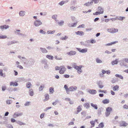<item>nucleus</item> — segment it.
I'll return each instance as SVG.
<instances>
[{"mask_svg": "<svg viewBox=\"0 0 128 128\" xmlns=\"http://www.w3.org/2000/svg\"><path fill=\"white\" fill-rule=\"evenodd\" d=\"M17 67L20 69H23V67L20 65H18Z\"/></svg>", "mask_w": 128, "mask_h": 128, "instance_id": "69168bd1", "label": "nucleus"}, {"mask_svg": "<svg viewBox=\"0 0 128 128\" xmlns=\"http://www.w3.org/2000/svg\"><path fill=\"white\" fill-rule=\"evenodd\" d=\"M112 108L110 107H107L106 109V112H105V114L106 117L108 116L110 114L112 110Z\"/></svg>", "mask_w": 128, "mask_h": 128, "instance_id": "20e7f679", "label": "nucleus"}, {"mask_svg": "<svg viewBox=\"0 0 128 128\" xmlns=\"http://www.w3.org/2000/svg\"><path fill=\"white\" fill-rule=\"evenodd\" d=\"M84 107L86 108L87 109L88 108L90 107V104L89 103H86L84 104Z\"/></svg>", "mask_w": 128, "mask_h": 128, "instance_id": "c85d7f7f", "label": "nucleus"}, {"mask_svg": "<svg viewBox=\"0 0 128 128\" xmlns=\"http://www.w3.org/2000/svg\"><path fill=\"white\" fill-rule=\"evenodd\" d=\"M45 99L44 100V102L48 100L49 99V95L48 94H45Z\"/></svg>", "mask_w": 128, "mask_h": 128, "instance_id": "72a5a7b5", "label": "nucleus"}, {"mask_svg": "<svg viewBox=\"0 0 128 128\" xmlns=\"http://www.w3.org/2000/svg\"><path fill=\"white\" fill-rule=\"evenodd\" d=\"M123 108L124 109H128V105L125 104L123 106Z\"/></svg>", "mask_w": 128, "mask_h": 128, "instance_id": "3c124183", "label": "nucleus"}, {"mask_svg": "<svg viewBox=\"0 0 128 128\" xmlns=\"http://www.w3.org/2000/svg\"><path fill=\"white\" fill-rule=\"evenodd\" d=\"M82 106H79L77 108V110L79 112H80L82 110L81 108Z\"/></svg>", "mask_w": 128, "mask_h": 128, "instance_id": "79ce46f5", "label": "nucleus"}, {"mask_svg": "<svg viewBox=\"0 0 128 128\" xmlns=\"http://www.w3.org/2000/svg\"><path fill=\"white\" fill-rule=\"evenodd\" d=\"M42 24V22L40 20H36L34 22V25L36 27L38 26L41 25Z\"/></svg>", "mask_w": 128, "mask_h": 128, "instance_id": "39448f33", "label": "nucleus"}, {"mask_svg": "<svg viewBox=\"0 0 128 128\" xmlns=\"http://www.w3.org/2000/svg\"><path fill=\"white\" fill-rule=\"evenodd\" d=\"M64 22L63 20H61L58 22V25L60 26H62L64 25Z\"/></svg>", "mask_w": 128, "mask_h": 128, "instance_id": "7c9ffc66", "label": "nucleus"}, {"mask_svg": "<svg viewBox=\"0 0 128 128\" xmlns=\"http://www.w3.org/2000/svg\"><path fill=\"white\" fill-rule=\"evenodd\" d=\"M40 33L44 34H46V32L42 30H40Z\"/></svg>", "mask_w": 128, "mask_h": 128, "instance_id": "8fccbe9b", "label": "nucleus"}, {"mask_svg": "<svg viewBox=\"0 0 128 128\" xmlns=\"http://www.w3.org/2000/svg\"><path fill=\"white\" fill-rule=\"evenodd\" d=\"M18 83L16 82H10V86H18Z\"/></svg>", "mask_w": 128, "mask_h": 128, "instance_id": "f3484780", "label": "nucleus"}, {"mask_svg": "<svg viewBox=\"0 0 128 128\" xmlns=\"http://www.w3.org/2000/svg\"><path fill=\"white\" fill-rule=\"evenodd\" d=\"M92 1L94 2L95 4H98L99 2V0H92Z\"/></svg>", "mask_w": 128, "mask_h": 128, "instance_id": "680f3d73", "label": "nucleus"}, {"mask_svg": "<svg viewBox=\"0 0 128 128\" xmlns=\"http://www.w3.org/2000/svg\"><path fill=\"white\" fill-rule=\"evenodd\" d=\"M30 103V102H27L24 104V106H29V105Z\"/></svg>", "mask_w": 128, "mask_h": 128, "instance_id": "338daca9", "label": "nucleus"}, {"mask_svg": "<svg viewBox=\"0 0 128 128\" xmlns=\"http://www.w3.org/2000/svg\"><path fill=\"white\" fill-rule=\"evenodd\" d=\"M6 127L8 128H13V126L10 124H7L6 125Z\"/></svg>", "mask_w": 128, "mask_h": 128, "instance_id": "ea45409f", "label": "nucleus"}, {"mask_svg": "<svg viewBox=\"0 0 128 128\" xmlns=\"http://www.w3.org/2000/svg\"><path fill=\"white\" fill-rule=\"evenodd\" d=\"M124 58L122 60H120L118 61V62L119 63L120 65L122 67L124 66L126 67V64L124 63Z\"/></svg>", "mask_w": 128, "mask_h": 128, "instance_id": "423d86ee", "label": "nucleus"}, {"mask_svg": "<svg viewBox=\"0 0 128 128\" xmlns=\"http://www.w3.org/2000/svg\"><path fill=\"white\" fill-rule=\"evenodd\" d=\"M125 17L124 16H116V20H119L122 21L124 19H125Z\"/></svg>", "mask_w": 128, "mask_h": 128, "instance_id": "6ab92c4d", "label": "nucleus"}, {"mask_svg": "<svg viewBox=\"0 0 128 128\" xmlns=\"http://www.w3.org/2000/svg\"><path fill=\"white\" fill-rule=\"evenodd\" d=\"M111 82L112 83L114 84L116 82V80L114 78H112Z\"/></svg>", "mask_w": 128, "mask_h": 128, "instance_id": "09e8293b", "label": "nucleus"}, {"mask_svg": "<svg viewBox=\"0 0 128 128\" xmlns=\"http://www.w3.org/2000/svg\"><path fill=\"white\" fill-rule=\"evenodd\" d=\"M76 34L77 35H79L80 36H83L84 35V32L81 31H78L76 32Z\"/></svg>", "mask_w": 128, "mask_h": 128, "instance_id": "412c9836", "label": "nucleus"}, {"mask_svg": "<svg viewBox=\"0 0 128 128\" xmlns=\"http://www.w3.org/2000/svg\"><path fill=\"white\" fill-rule=\"evenodd\" d=\"M57 17V16L56 14H54L52 16V18L53 19H54L55 20H56V18Z\"/></svg>", "mask_w": 128, "mask_h": 128, "instance_id": "a18cd8bd", "label": "nucleus"}, {"mask_svg": "<svg viewBox=\"0 0 128 128\" xmlns=\"http://www.w3.org/2000/svg\"><path fill=\"white\" fill-rule=\"evenodd\" d=\"M22 113H17V112L14 113V115L13 116V117L14 118H16L17 117L20 116H21L23 115Z\"/></svg>", "mask_w": 128, "mask_h": 128, "instance_id": "9d476101", "label": "nucleus"}, {"mask_svg": "<svg viewBox=\"0 0 128 128\" xmlns=\"http://www.w3.org/2000/svg\"><path fill=\"white\" fill-rule=\"evenodd\" d=\"M115 76L121 79H123V77L121 75H119L118 74H116L115 75Z\"/></svg>", "mask_w": 128, "mask_h": 128, "instance_id": "e433bc0d", "label": "nucleus"}, {"mask_svg": "<svg viewBox=\"0 0 128 128\" xmlns=\"http://www.w3.org/2000/svg\"><path fill=\"white\" fill-rule=\"evenodd\" d=\"M92 4L93 2L92 1L91 2H88L84 4V5L87 6H88L92 5Z\"/></svg>", "mask_w": 128, "mask_h": 128, "instance_id": "a878e982", "label": "nucleus"}, {"mask_svg": "<svg viewBox=\"0 0 128 128\" xmlns=\"http://www.w3.org/2000/svg\"><path fill=\"white\" fill-rule=\"evenodd\" d=\"M10 26H9L6 25H4L0 26V28L2 30L4 29L6 30Z\"/></svg>", "mask_w": 128, "mask_h": 128, "instance_id": "f8f14e48", "label": "nucleus"}, {"mask_svg": "<svg viewBox=\"0 0 128 128\" xmlns=\"http://www.w3.org/2000/svg\"><path fill=\"white\" fill-rule=\"evenodd\" d=\"M48 65L47 64V63L44 64V69H48Z\"/></svg>", "mask_w": 128, "mask_h": 128, "instance_id": "864d4df0", "label": "nucleus"}, {"mask_svg": "<svg viewBox=\"0 0 128 128\" xmlns=\"http://www.w3.org/2000/svg\"><path fill=\"white\" fill-rule=\"evenodd\" d=\"M66 68L64 66H60V70L59 72L60 74H63L66 71Z\"/></svg>", "mask_w": 128, "mask_h": 128, "instance_id": "f03ea898", "label": "nucleus"}, {"mask_svg": "<svg viewBox=\"0 0 128 128\" xmlns=\"http://www.w3.org/2000/svg\"><path fill=\"white\" fill-rule=\"evenodd\" d=\"M16 122L18 124H19L20 126L23 125H26V124L24 123H23L21 122L20 121H18Z\"/></svg>", "mask_w": 128, "mask_h": 128, "instance_id": "4c0bfd02", "label": "nucleus"}, {"mask_svg": "<svg viewBox=\"0 0 128 128\" xmlns=\"http://www.w3.org/2000/svg\"><path fill=\"white\" fill-rule=\"evenodd\" d=\"M2 90L4 91L6 89V86H2Z\"/></svg>", "mask_w": 128, "mask_h": 128, "instance_id": "603ef678", "label": "nucleus"}, {"mask_svg": "<svg viewBox=\"0 0 128 128\" xmlns=\"http://www.w3.org/2000/svg\"><path fill=\"white\" fill-rule=\"evenodd\" d=\"M84 24H82L81 25H79L78 27V28H84Z\"/></svg>", "mask_w": 128, "mask_h": 128, "instance_id": "13d9d810", "label": "nucleus"}, {"mask_svg": "<svg viewBox=\"0 0 128 128\" xmlns=\"http://www.w3.org/2000/svg\"><path fill=\"white\" fill-rule=\"evenodd\" d=\"M3 76V70L2 69H0V76Z\"/></svg>", "mask_w": 128, "mask_h": 128, "instance_id": "5fc2aeb1", "label": "nucleus"}, {"mask_svg": "<svg viewBox=\"0 0 128 128\" xmlns=\"http://www.w3.org/2000/svg\"><path fill=\"white\" fill-rule=\"evenodd\" d=\"M104 9L101 6H98L97 10L100 14H103L104 12Z\"/></svg>", "mask_w": 128, "mask_h": 128, "instance_id": "9b49d317", "label": "nucleus"}, {"mask_svg": "<svg viewBox=\"0 0 128 128\" xmlns=\"http://www.w3.org/2000/svg\"><path fill=\"white\" fill-rule=\"evenodd\" d=\"M90 123L91 124V127H94L95 126V121H91L90 122Z\"/></svg>", "mask_w": 128, "mask_h": 128, "instance_id": "58836bf2", "label": "nucleus"}, {"mask_svg": "<svg viewBox=\"0 0 128 128\" xmlns=\"http://www.w3.org/2000/svg\"><path fill=\"white\" fill-rule=\"evenodd\" d=\"M20 30H16L15 31H14V33L16 34L19 35H20L22 36H24V35L20 32Z\"/></svg>", "mask_w": 128, "mask_h": 128, "instance_id": "4468645a", "label": "nucleus"}, {"mask_svg": "<svg viewBox=\"0 0 128 128\" xmlns=\"http://www.w3.org/2000/svg\"><path fill=\"white\" fill-rule=\"evenodd\" d=\"M118 29H115L114 28H112V33H115L118 32Z\"/></svg>", "mask_w": 128, "mask_h": 128, "instance_id": "c756f323", "label": "nucleus"}, {"mask_svg": "<svg viewBox=\"0 0 128 128\" xmlns=\"http://www.w3.org/2000/svg\"><path fill=\"white\" fill-rule=\"evenodd\" d=\"M25 12L24 11H22L20 12H19V15L20 16H24L25 14Z\"/></svg>", "mask_w": 128, "mask_h": 128, "instance_id": "473e14b6", "label": "nucleus"}, {"mask_svg": "<svg viewBox=\"0 0 128 128\" xmlns=\"http://www.w3.org/2000/svg\"><path fill=\"white\" fill-rule=\"evenodd\" d=\"M41 51L42 53H46L48 52L47 50L44 48H43L42 47L40 48Z\"/></svg>", "mask_w": 128, "mask_h": 128, "instance_id": "aec40b11", "label": "nucleus"}, {"mask_svg": "<svg viewBox=\"0 0 128 128\" xmlns=\"http://www.w3.org/2000/svg\"><path fill=\"white\" fill-rule=\"evenodd\" d=\"M88 92L90 94H94L96 93V92L95 90H89L88 91Z\"/></svg>", "mask_w": 128, "mask_h": 128, "instance_id": "2eb2a0df", "label": "nucleus"}, {"mask_svg": "<svg viewBox=\"0 0 128 128\" xmlns=\"http://www.w3.org/2000/svg\"><path fill=\"white\" fill-rule=\"evenodd\" d=\"M109 100L108 99H106L102 101V102L104 104H107L109 103Z\"/></svg>", "mask_w": 128, "mask_h": 128, "instance_id": "cd10ccee", "label": "nucleus"}, {"mask_svg": "<svg viewBox=\"0 0 128 128\" xmlns=\"http://www.w3.org/2000/svg\"><path fill=\"white\" fill-rule=\"evenodd\" d=\"M29 94L30 96H32L34 95V92L33 90L32 89H30L29 90Z\"/></svg>", "mask_w": 128, "mask_h": 128, "instance_id": "b1692460", "label": "nucleus"}, {"mask_svg": "<svg viewBox=\"0 0 128 128\" xmlns=\"http://www.w3.org/2000/svg\"><path fill=\"white\" fill-rule=\"evenodd\" d=\"M60 66L59 67L58 66H56L55 67V69L56 70H60Z\"/></svg>", "mask_w": 128, "mask_h": 128, "instance_id": "e2e57ef3", "label": "nucleus"}, {"mask_svg": "<svg viewBox=\"0 0 128 128\" xmlns=\"http://www.w3.org/2000/svg\"><path fill=\"white\" fill-rule=\"evenodd\" d=\"M65 3V2H64V1H62L59 2L58 4L60 5L61 6H62L64 3Z\"/></svg>", "mask_w": 128, "mask_h": 128, "instance_id": "6e6d98bb", "label": "nucleus"}, {"mask_svg": "<svg viewBox=\"0 0 128 128\" xmlns=\"http://www.w3.org/2000/svg\"><path fill=\"white\" fill-rule=\"evenodd\" d=\"M44 88V86L41 85L39 88V91H42V90Z\"/></svg>", "mask_w": 128, "mask_h": 128, "instance_id": "de8ad7c7", "label": "nucleus"}, {"mask_svg": "<svg viewBox=\"0 0 128 128\" xmlns=\"http://www.w3.org/2000/svg\"><path fill=\"white\" fill-rule=\"evenodd\" d=\"M22 58L23 59V60H22L24 64H27V59L24 57H22Z\"/></svg>", "mask_w": 128, "mask_h": 128, "instance_id": "4be33fe9", "label": "nucleus"}, {"mask_svg": "<svg viewBox=\"0 0 128 128\" xmlns=\"http://www.w3.org/2000/svg\"><path fill=\"white\" fill-rule=\"evenodd\" d=\"M96 42V41L95 40H94L93 39L90 40V42L92 44Z\"/></svg>", "mask_w": 128, "mask_h": 128, "instance_id": "774afa93", "label": "nucleus"}, {"mask_svg": "<svg viewBox=\"0 0 128 128\" xmlns=\"http://www.w3.org/2000/svg\"><path fill=\"white\" fill-rule=\"evenodd\" d=\"M31 86L32 85L30 82H28L26 84V87L28 88H30Z\"/></svg>", "mask_w": 128, "mask_h": 128, "instance_id": "a19ab883", "label": "nucleus"}, {"mask_svg": "<svg viewBox=\"0 0 128 128\" xmlns=\"http://www.w3.org/2000/svg\"><path fill=\"white\" fill-rule=\"evenodd\" d=\"M98 126L100 128H102L104 126V125L102 122H101L98 125Z\"/></svg>", "mask_w": 128, "mask_h": 128, "instance_id": "49530a36", "label": "nucleus"}, {"mask_svg": "<svg viewBox=\"0 0 128 128\" xmlns=\"http://www.w3.org/2000/svg\"><path fill=\"white\" fill-rule=\"evenodd\" d=\"M118 59H116L115 60L112 61L111 62V64L113 66L114 64H117L118 62Z\"/></svg>", "mask_w": 128, "mask_h": 128, "instance_id": "a211bd4d", "label": "nucleus"}, {"mask_svg": "<svg viewBox=\"0 0 128 128\" xmlns=\"http://www.w3.org/2000/svg\"><path fill=\"white\" fill-rule=\"evenodd\" d=\"M34 59L31 58L28 62V63L31 66L34 64Z\"/></svg>", "mask_w": 128, "mask_h": 128, "instance_id": "dca6fc26", "label": "nucleus"}, {"mask_svg": "<svg viewBox=\"0 0 128 128\" xmlns=\"http://www.w3.org/2000/svg\"><path fill=\"white\" fill-rule=\"evenodd\" d=\"M68 38V37L66 36H65L64 37H62V40H65Z\"/></svg>", "mask_w": 128, "mask_h": 128, "instance_id": "4d7b16f0", "label": "nucleus"}, {"mask_svg": "<svg viewBox=\"0 0 128 128\" xmlns=\"http://www.w3.org/2000/svg\"><path fill=\"white\" fill-rule=\"evenodd\" d=\"M100 14L99 13V12L98 11L96 12L95 13H94L93 14L94 15H98V14Z\"/></svg>", "mask_w": 128, "mask_h": 128, "instance_id": "052dcab7", "label": "nucleus"}, {"mask_svg": "<svg viewBox=\"0 0 128 128\" xmlns=\"http://www.w3.org/2000/svg\"><path fill=\"white\" fill-rule=\"evenodd\" d=\"M73 67L77 70V72L79 74H80L82 72L81 70L82 66H78L76 65L73 66Z\"/></svg>", "mask_w": 128, "mask_h": 128, "instance_id": "f257e3e1", "label": "nucleus"}, {"mask_svg": "<svg viewBox=\"0 0 128 128\" xmlns=\"http://www.w3.org/2000/svg\"><path fill=\"white\" fill-rule=\"evenodd\" d=\"M96 84L98 86L99 88H102L104 87L103 83L100 81H97Z\"/></svg>", "mask_w": 128, "mask_h": 128, "instance_id": "6e6552de", "label": "nucleus"}, {"mask_svg": "<svg viewBox=\"0 0 128 128\" xmlns=\"http://www.w3.org/2000/svg\"><path fill=\"white\" fill-rule=\"evenodd\" d=\"M77 88L76 86H71L69 87L70 92H73L76 90H77Z\"/></svg>", "mask_w": 128, "mask_h": 128, "instance_id": "ddd939ff", "label": "nucleus"}, {"mask_svg": "<svg viewBox=\"0 0 128 128\" xmlns=\"http://www.w3.org/2000/svg\"><path fill=\"white\" fill-rule=\"evenodd\" d=\"M91 105L95 109L97 110L98 109V106L96 104H94L92 103L91 104Z\"/></svg>", "mask_w": 128, "mask_h": 128, "instance_id": "2f4dec72", "label": "nucleus"}, {"mask_svg": "<svg viewBox=\"0 0 128 128\" xmlns=\"http://www.w3.org/2000/svg\"><path fill=\"white\" fill-rule=\"evenodd\" d=\"M49 91L50 93L52 94L54 92V88L52 87L49 88Z\"/></svg>", "mask_w": 128, "mask_h": 128, "instance_id": "bb28decb", "label": "nucleus"}, {"mask_svg": "<svg viewBox=\"0 0 128 128\" xmlns=\"http://www.w3.org/2000/svg\"><path fill=\"white\" fill-rule=\"evenodd\" d=\"M7 38V37L6 35H2L0 36V39H4Z\"/></svg>", "mask_w": 128, "mask_h": 128, "instance_id": "c03bdc74", "label": "nucleus"}, {"mask_svg": "<svg viewBox=\"0 0 128 128\" xmlns=\"http://www.w3.org/2000/svg\"><path fill=\"white\" fill-rule=\"evenodd\" d=\"M8 90L9 92H12L13 91L12 89L11 88H9L8 89Z\"/></svg>", "mask_w": 128, "mask_h": 128, "instance_id": "0e129e2a", "label": "nucleus"}, {"mask_svg": "<svg viewBox=\"0 0 128 128\" xmlns=\"http://www.w3.org/2000/svg\"><path fill=\"white\" fill-rule=\"evenodd\" d=\"M120 126L121 127H126L128 125V123L124 121H122L119 122Z\"/></svg>", "mask_w": 128, "mask_h": 128, "instance_id": "7ed1b4c3", "label": "nucleus"}, {"mask_svg": "<svg viewBox=\"0 0 128 128\" xmlns=\"http://www.w3.org/2000/svg\"><path fill=\"white\" fill-rule=\"evenodd\" d=\"M76 53V52L75 51H70V52H67L66 54L69 56H72L75 55Z\"/></svg>", "mask_w": 128, "mask_h": 128, "instance_id": "1a4fd4ad", "label": "nucleus"}, {"mask_svg": "<svg viewBox=\"0 0 128 128\" xmlns=\"http://www.w3.org/2000/svg\"><path fill=\"white\" fill-rule=\"evenodd\" d=\"M11 44H12L11 41H10L7 42V45L8 46H9Z\"/></svg>", "mask_w": 128, "mask_h": 128, "instance_id": "bf43d9fd", "label": "nucleus"}, {"mask_svg": "<svg viewBox=\"0 0 128 128\" xmlns=\"http://www.w3.org/2000/svg\"><path fill=\"white\" fill-rule=\"evenodd\" d=\"M46 57L50 60H52L54 58V57L50 55H47Z\"/></svg>", "mask_w": 128, "mask_h": 128, "instance_id": "c9c22d12", "label": "nucleus"}, {"mask_svg": "<svg viewBox=\"0 0 128 128\" xmlns=\"http://www.w3.org/2000/svg\"><path fill=\"white\" fill-rule=\"evenodd\" d=\"M96 62L97 63H101L102 62V60L99 59L98 58H97L96 59Z\"/></svg>", "mask_w": 128, "mask_h": 128, "instance_id": "393cba45", "label": "nucleus"}, {"mask_svg": "<svg viewBox=\"0 0 128 128\" xmlns=\"http://www.w3.org/2000/svg\"><path fill=\"white\" fill-rule=\"evenodd\" d=\"M76 49L78 50L79 51V52L82 53H85L87 51V49L86 48H84L82 49V50L80 48H76Z\"/></svg>", "mask_w": 128, "mask_h": 128, "instance_id": "0eeeda50", "label": "nucleus"}, {"mask_svg": "<svg viewBox=\"0 0 128 128\" xmlns=\"http://www.w3.org/2000/svg\"><path fill=\"white\" fill-rule=\"evenodd\" d=\"M119 86L118 85H116L114 86L112 88V89L114 91H118Z\"/></svg>", "mask_w": 128, "mask_h": 128, "instance_id": "5701e85b", "label": "nucleus"}, {"mask_svg": "<svg viewBox=\"0 0 128 128\" xmlns=\"http://www.w3.org/2000/svg\"><path fill=\"white\" fill-rule=\"evenodd\" d=\"M41 62L42 64H44L47 63V60L45 59H44L42 60Z\"/></svg>", "mask_w": 128, "mask_h": 128, "instance_id": "37998d69", "label": "nucleus"}, {"mask_svg": "<svg viewBox=\"0 0 128 128\" xmlns=\"http://www.w3.org/2000/svg\"><path fill=\"white\" fill-rule=\"evenodd\" d=\"M76 9V8L75 6H71L70 8V10L72 11H75Z\"/></svg>", "mask_w": 128, "mask_h": 128, "instance_id": "f704fd0d", "label": "nucleus"}]
</instances>
